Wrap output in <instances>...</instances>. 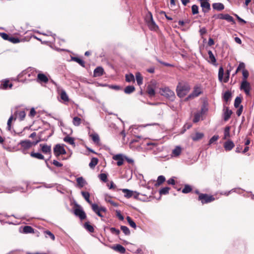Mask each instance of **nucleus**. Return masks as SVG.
<instances>
[{
	"label": "nucleus",
	"mask_w": 254,
	"mask_h": 254,
	"mask_svg": "<svg viewBox=\"0 0 254 254\" xmlns=\"http://www.w3.org/2000/svg\"><path fill=\"white\" fill-rule=\"evenodd\" d=\"M190 89V87L188 83L179 82L176 88L177 95L180 98L184 97Z\"/></svg>",
	"instance_id": "nucleus-1"
},
{
	"label": "nucleus",
	"mask_w": 254,
	"mask_h": 254,
	"mask_svg": "<svg viewBox=\"0 0 254 254\" xmlns=\"http://www.w3.org/2000/svg\"><path fill=\"white\" fill-rule=\"evenodd\" d=\"M200 35L201 36V39L198 41L199 45V51L201 55H203L206 51V39L204 38L205 34H206V29L205 27H203L199 30Z\"/></svg>",
	"instance_id": "nucleus-2"
},
{
	"label": "nucleus",
	"mask_w": 254,
	"mask_h": 254,
	"mask_svg": "<svg viewBox=\"0 0 254 254\" xmlns=\"http://www.w3.org/2000/svg\"><path fill=\"white\" fill-rule=\"evenodd\" d=\"M160 93L161 95L171 101H173L175 98L174 92L168 87L160 88Z\"/></svg>",
	"instance_id": "nucleus-3"
},
{
	"label": "nucleus",
	"mask_w": 254,
	"mask_h": 254,
	"mask_svg": "<svg viewBox=\"0 0 254 254\" xmlns=\"http://www.w3.org/2000/svg\"><path fill=\"white\" fill-rule=\"evenodd\" d=\"M230 71L227 70L226 72L225 73V77L223 78L224 76V69L221 66L219 69L218 71V79L220 81H223L224 83H227L229 79Z\"/></svg>",
	"instance_id": "nucleus-4"
},
{
	"label": "nucleus",
	"mask_w": 254,
	"mask_h": 254,
	"mask_svg": "<svg viewBox=\"0 0 254 254\" xmlns=\"http://www.w3.org/2000/svg\"><path fill=\"white\" fill-rule=\"evenodd\" d=\"M54 155L56 157H59L61 155L66 154V151L64 148V144H57L53 149Z\"/></svg>",
	"instance_id": "nucleus-5"
},
{
	"label": "nucleus",
	"mask_w": 254,
	"mask_h": 254,
	"mask_svg": "<svg viewBox=\"0 0 254 254\" xmlns=\"http://www.w3.org/2000/svg\"><path fill=\"white\" fill-rule=\"evenodd\" d=\"M55 85L57 90L59 93H60V97L64 102H67L69 100L68 97L65 92V91L62 88V87L56 82L53 83Z\"/></svg>",
	"instance_id": "nucleus-6"
},
{
	"label": "nucleus",
	"mask_w": 254,
	"mask_h": 254,
	"mask_svg": "<svg viewBox=\"0 0 254 254\" xmlns=\"http://www.w3.org/2000/svg\"><path fill=\"white\" fill-rule=\"evenodd\" d=\"M19 145H21L22 152L24 154H26L27 150L32 147L31 141L29 140H22Z\"/></svg>",
	"instance_id": "nucleus-7"
},
{
	"label": "nucleus",
	"mask_w": 254,
	"mask_h": 254,
	"mask_svg": "<svg viewBox=\"0 0 254 254\" xmlns=\"http://www.w3.org/2000/svg\"><path fill=\"white\" fill-rule=\"evenodd\" d=\"M202 93V90L200 86H195L191 94H190L186 99V101H188L189 99H193L195 97L198 96Z\"/></svg>",
	"instance_id": "nucleus-8"
},
{
	"label": "nucleus",
	"mask_w": 254,
	"mask_h": 254,
	"mask_svg": "<svg viewBox=\"0 0 254 254\" xmlns=\"http://www.w3.org/2000/svg\"><path fill=\"white\" fill-rule=\"evenodd\" d=\"M241 90L244 91L247 95H249L251 90V86L247 80H243L240 86Z\"/></svg>",
	"instance_id": "nucleus-9"
},
{
	"label": "nucleus",
	"mask_w": 254,
	"mask_h": 254,
	"mask_svg": "<svg viewBox=\"0 0 254 254\" xmlns=\"http://www.w3.org/2000/svg\"><path fill=\"white\" fill-rule=\"evenodd\" d=\"M24 189L20 186L12 187L11 188H5L4 189V192L6 193H12L16 191H19L21 192L24 191Z\"/></svg>",
	"instance_id": "nucleus-10"
},
{
	"label": "nucleus",
	"mask_w": 254,
	"mask_h": 254,
	"mask_svg": "<svg viewBox=\"0 0 254 254\" xmlns=\"http://www.w3.org/2000/svg\"><path fill=\"white\" fill-rule=\"evenodd\" d=\"M113 159L114 160L117 161V164L118 166H122L124 163V160L125 159V156L122 154H118L114 155L113 157Z\"/></svg>",
	"instance_id": "nucleus-11"
},
{
	"label": "nucleus",
	"mask_w": 254,
	"mask_h": 254,
	"mask_svg": "<svg viewBox=\"0 0 254 254\" xmlns=\"http://www.w3.org/2000/svg\"><path fill=\"white\" fill-rule=\"evenodd\" d=\"M223 147L226 151H229L235 147V144L231 140L228 139L224 143Z\"/></svg>",
	"instance_id": "nucleus-12"
},
{
	"label": "nucleus",
	"mask_w": 254,
	"mask_h": 254,
	"mask_svg": "<svg viewBox=\"0 0 254 254\" xmlns=\"http://www.w3.org/2000/svg\"><path fill=\"white\" fill-rule=\"evenodd\" d=\"M74 214L79 217L81 220L84 219L86 216L84 211L80 208H76L74 210Z\"/></svg>",
	"instance_id": "nucleus-13"
},
{
	"label": "nucleus",
	"mask_w": 254,
	"mask_h": 254,
	"mask_svg": "<svg viewBox=\"0 0 254 254\" xmlns=\"http://www.w3.org/2000/svg\"><path fill=\"white\" fill-rule=\"evenodd\" d=\"M40 146L41 147V150L44 154H51V146L48 145L46 144H40Z\"/></svg>",
	"instance_id": "nucleus-14"
},
{
	"label": "nucleus",
	"mask_w": 254,
	"mask_h": 254,
	"mask_svg": "<svg viewBox=\"0 0 254 254\" xmlns=\"http://www.w3.org/2000/svg\"><path fill=\"white\" fill-rule=\"evenodd\" d=\"M194 192L198 195V200L201 201L202 204L206 203V193H201L198 190H195Z\"/></svg>",
	"instance_id": "nucleus-15"
},
{
	"label": "nucleus",
	"mask_w": 254,
	"mask_h": 254,
	"mask_svg": "<svg viewBox=\"0 0 254 254\" xmlns=\"http://www.w3.org/2000/svg\"><path fill=\"white\" fill-rule=\"evenodd\" d=\"M37 81L38 82H43L46 83L48 81V78L44 73H39L37 75Z\"/></svg>",
	"instance_id": "nucleus-16"
},
{
	"label": "nucleus",
	"mask_w": 254,
	"mask_h": 254,
	"mask_svg": "<svg viewBox=\"0 0 254 254\" xmlns=\"http://www.w3.org/2000/svg\"><path fill=\"white\" fill-rule=\"evenodd\" d=\"M203 113H204V108H202L201 109V111L200 112H198L195 113L194 115V118L193 119V122L197 123L198 121H199L202 117V115Z\"/></svg>",
	"instance_id": "nucleus-17"
},
{
	"label": "nucleus",
	"mask_w": 254,
	"mask_h": 254,
	"mask_svg": "<svg viewBox=\"0 0 254 254\" xmlns=\"http://www.w3.org/2000/svg\"><path fill=\"white\" fill-rule=\"evenodd\" d=\"M204 136V134L201 132H196L195 134L191 135V138L194 141H197L201 139Z\"/></svg>",
	"instance_id": "nucleus-18"
},
{
	"label": "nucleus",
	"mask_w": 254,
	"mask_h": 254,
	"mask_svg": "<svg viewBox=\"0 0 254 254\" xmlns=\"http://www.w3.org/2000/svg\"><path fill=\"white\" fill-rule=\"evenodd\" d=\"M208 54L209 55V61L208 62L210 64H212L214 65H217V64L216 63V60L214 55L213 54L212 51H208Z\"/></svg>",
	"instance_id": "nucleus-19"
},
{
	"label": "nucleus",
	"mask_w": 254,
	"mask_h": 254,
	"mask_svg": "<svg viewBox=\"0 0 254 254\" xmlns=\"http://www.w3.org/2000/svg\"><path fill=\"white\" fill-rule=\"evenodd\" d=\"M181 152V147L179 146H177L174 149H173L171 156L174 157H178L180 155Z\"/></svg>",
	"instance_id": "nucleus-20"
},
{
	"label": "nucleus",
	"mask_w": 254,
	"mask_h": 254,
	"mask_svg": "<svg viewBox=\"0 0 254 254\" xmlns=\"http://www.w3.org/2000/svg\"><path fill=\"white\" fill-rule=\"evenodd\" d=\"M104 69L101 66L97 67L94 70V76L95 77L100 76L103 74Z\"/></svg>",
	"instance_id": "nucleus-21"
},
{
	"label": "nucleus",
	"mask_w": 254,
	"mask_h": 254,
	"mask_svg": "<svg viewBox=\"0 0 254 254\" xmlns=\"http://www.w3.org/2000/svg\"><path fill=\"white\" fill-rule=\"evenodd\" d=\"M232 114V111L229 110L228 107H226L224 113V120L225 121H228L231 117Z\"/></svg>",
	"instance_id": "nucleus-22"
},
{
	"label": "nucleus",
	"mask_w": 254,
	"mask_h": 254,
	"mask_svg": "<svg viewBox=\"0 0 254 254\" xmlns=\"http://www.w3.org/2000/svg\"><path fill=\"white\" fill-rule=\"evenodd\" d=\"M15 116H17L19 120L22 121L24 120L26 116V113L24 111H16L14 113Z\"/></svg>",
	"instance_id": "nucleus-23"
},
{
	"label": "nucleus",
	"mask_w": 254,
	"mask_h": 254,
	"mask_svg": "<svg viewBox=\"0 0 254 254\" xmlns=\"http://www.w3.org/2000/svg\"><path fill=\"white\" fill-rule=\"evenodd\" d=\"M212 7L214 9L217 11H221L224 9V5L223 3L218 2L212 4Z\"/></svg>",
	"instance_id": "nucleus-24"
},
{
	"label": "nucleus",
	"mask_w": 254,
	"mask_h": 254,
	"mask_svg": "<svg viewBox=\"0 0 254 254\" xmlns=\"http://www.w3.org/2000/svg\"><path fill=\"white\" fill-rule=\"evenodd\" d=\"M122 190L124 193V196L126 198H130L133 195V191L130 190L124 189Z\"/></svg>",
	"instance_id": "nucleus-25"
},
{
	"label": "nucleus",
	"mask_w": 254,
	"mask_h": 254,
	"mask_svg": "<svg viewBox=\"0 0 254 254\" xmlns=\"http://www.w3.org/2000/svg\"><path fill=\"white\" fill-rule=\"evenodd\" d=\"M71 61L76 62L77 63H78L79 65H80L83 67H85V64L84 61L78 57H71Z\"/></svg>",
	"instance_id": "nucleus-26"
},
{
	"label": "nucleus",
	"mask_w": 254,
	"mask_h": 254,
	"mask_svg": "<svg viewBox=\"0 0 254 254\" xmlns=\"http://www.w3.org/2000/svg\"><path fill=\"white\" fill-rule=\"evenodd\" d=\"M230 126H226L225 127L223 139L226 140L230 137Z\"/></svg>",
	"instance_id": "nucleus-27"
},
{
	"label": "nucleus",
	"mask_w": 254,
	"mask_h": 254,
	"mask_svg": "<svg viewBox=\"0 0 254 254\" xmlns=\"http://www.w3.org/2000/svg\"><path fill=\"white\" fill-rule=\"evenodd\" d=\"M113 249L121 254H124L126 252V249L120 244L117 245L116 246L113 247Z\"/></svg>",
	"instance_id": "nucleus-28"
},
{
	"label": "nucleus",
	"mask_w": 254,
	"mask_h": 254,
	"mask_svg": "<svg viewBox=\"0 0 254 254\" xmlns=\"http://www.w3.org/2000/svg\"><path fill=\"white\" fill-rule=\"evenodd\" d=\"M22 232L24 234L33 233L34 229L30 226H25L23 228Z\"/></svg>",
	"instance_id": "nucleus-29"
},
{
	"label": "nucleus",
	"mask_w": 254,
	"mask_h": 254,
	"mask_svg": "<svg viewBox=\"0 0 254 254\" xmlns=\"http://www.w3.org/2000/svg\"><path fill=\"white\" fill-rule=\"evenodd\" d=\"M150 22L148 23V25L149 27V28L151 30H155L157 28V25L155 24V22L153 21L152 15L151 13H150Z\"/></svg>",
	"instance_id": "nucleus-30"
},
{
	"label": "nucleus",
	"mask_w": 254,
	"mask_h": 254,
	"mask_svg": "<svg viewBox=\"0 0 254 254\" xmlns=\"http://www.w3.org/2000/svg\"><path fill=\"white\" fill-rule=\"evenodd\" d=\"M231 97L232 93L230 91H226L223 95V99L226 102H227L229 101H230L231 100Z\"/></svg>",
	"instance_id": "nucleus-31"
},
{
	"label": "nucleus",
	"mask_w": 254,
	"mask_h": 254,
	"mask_svg": "<svg viewBox=\"0 0 254 254\" xmlns=\"http://www.w3.org/2000/svg\"><path fill=\"white\" fill-rule=\"evenodd\" d=\"M76 182L80 188H82L87 184L86 182L82 177L77 178L76 179Z\"/></svg>",
	"instance_id": "nucleus-32"
},
{
	"label": "nucleus",
	"mask_w": 254,
	"mask_h": 254,
	"mask_svg": "<svg viewBox=\"0 0 254 254\" xmlns=\"http://www.w3.org/2000/svg\"><path fill=\"white\" fill-rule=\"evenodd\" d=\"M64 141L65 142L68 143L70 145H73L75 146L74 140L73 137H71L68 135L66 136L64 138Z\"/></svg>",
	"instance_id": "nucleus-33"
},
{
	"label": "nucleus",
	"mask_w": 254,
	"mask_h": 254,
	"mask_svg": "<svg viewBox=\"0 0 254 254\" xmlns=\"http://www.w3.org/2000/svg\"><path fill=\"white\" fill-rule=\"evenodd\" d=\"M135 90V88L133 85H128L124 89V92L125 93L129 94L132 93Z\"/></svg>",
	"instance_id": "nucleus-34"
},
{
	"label": "nucleus",
	"mask_w": 254,
	"mask_h": 254,
	"mask_svg": "<svg viewBox=\"0 0 254 254\" xmlns=\"http://www.w3.org/2000/svg\"><path fill=\"white\" fill-rule=\"evenodd\" d=\"M16 117L13 118V116L11 115L9 118L7 123V129L10 131L11 129V122L13 120H16Z\"/></svg>",
	"instance_id": "nucleus-35"
},
{
	"label": "nucleus",
	"mask_w": 254,
	"mask_h": 254,
	"mask_svg": "<svg viewBox=\"0 0 254 254\" xmlns=\"http://www.w3.org/2000/svg\"><path fill=\"white\" fill-rule=\"evenodd\" d=\"M135 78L138 85H140L142 84L143 78L140 72H138L136 73Z\"/></svg>",
	"instance_id": "nucleus-36"
},
{
	"label": "nucleus",
	"mask_w": 254,
	"mask_h": 254,
	"mask_svg": "<svg viewBox=\"0 0 254 254\" xmlns=\"http://www.w3.org/2000/svg\"><path fill=\"white\" fill-rule=\"evenodd\" d=\"M93 141L96 144H99L100 142V138L97 133L92 134L90 135Z\"/></svg>",
	"instance_id": "nucleus-37"
},
{
	"label": "nucleus",
	"mask_w": 254,
	"mask_h": 254,
	"mask_svg": "<svg viewBox=\"0 0 254 254\" xmlns=\"http://www.w3.org/2000/svg\"><path fill=\"white\" fill-rule=\"evenodd\" d=\"M98 162V158H95V157H93L91 159V161H90V162L89 164V166L91 168H94L95 166L97 164Z\"/></svg>",
	"instance_id": "nucleus-38"
},
{
	"label": "nucleus",
	"mask_w": 254,
	"mask_h": 254,
	"mask_svg": "<svg viewBox=\"0 0 254 254\" xmlns=\"http://www.w3.org/2000/svg\"><path fill=\"white\" fill-rule=\"evenodd\" d=\"M81 194L82 196L84 198L86 201L89 203L91 204V202L90 200V193L87 191H81Z\"/></svg>",
	"instance_id": "nucleus-39"
},
{
	"label": "nucleus",
	"mask_w": 254,
	"mask_h": 254,
	"mask_svg": "<svg viewBox=\"0 0 254 254\" xmlns=\"http://www.w3.org/2000/svg\"><path fill=\"white\" fill-rule=\"evenodd\" d=\"M31 156L33 157H35L38 159H41V160L44 159V156L40 153L31 152Z\"/></svg>",
	"instance_id": "nucleus-40"
},
{
	"label": "nucleus",
	"mask_w": 254,
	"mask_h": 254,
	"mask_svg": "<svg viewBox=\"0 0 254 254\" xmlns=\"http://www.w3.org/2000/svg\"><path fill=\"white\" fill-rule=\"evenodd\" d=\"M44 233L45 234L46 238L50 237L53 241L55 240V237L54 235L50 231L46 230L44 231Z\"/></svg>",
	"instance_id": "nucleus-41"
},
{
	"label": "nucleus",
	"mask_w": 254,
	"mask_h": 254,
	"mask_svg": "<svg viewBox=\"0 0 254 254\" xmlns=\"http://www.w3.org/2000/svg\"><path fill=\"white\" fill-rule=\"evenodd\" d=\"M165 181V177L163 175L158 177L156 186H159Z\"/></svg>",
	"instance_id": "nucleus-42"
},
{
	"label": "nucleus",
	"mask_w": 254,
	"mask_h": 254,
	"mask_svg": "<svg viewBox=\"0 0 254 254\" xmlns=\"http://www.w3.org/2000/svg\"><path fill=\"white\" fill-rule=\"evenodd\" d=\"M84 228L88 230L89 232H94V228L91 225L89 222H85L84 224Z\"/></svg>",
	"instance_id": "nucleus-43"
},
{
	"label": "nucleus",
	"mask_w": 254,
	"mask_h": 254,
	"mask_svg": "<svg viewBox=\"0 0 254 254\" xmlns=\"http://www.w3.org/2000/svg\"><path fill=\"white\" fill-rule=\"evenodd\" d=\"M127 220L130 227L134 229L136 228V225L135 223L132 220V219L129 216H127Z\"/></svg>",
	"instance_id": "nucleus-44"
},
{
	"label": "nucleus",
	"mask_w": 254,
	"mask_h": 254,
	"mask_svg": "<svg viewBox=\"0 0 254 254\" xmlns=\"http://www.w3.org/2000/svg\"><path fill=\"white\" fill-rule=\"evenodd\" d=\"M170 190V188L169 187H164L163 188H162L160 190H159V193L160 194L162 195V194H164V195H165V194H167L169 193V190Z\"/></svg>",
	"instance_id": "nucleus-45"
},
{
	"label": "nucleus",
	"mask_w": 254,
	"mask_h": 254,
	"mask_svg": "<svg viewBox=\"0 0 254 254\" xmlns=\"http://www.w3.org/2000/svg\"><path fill=\"white\" fill-rule=\"evenodd\" d=\"M126 80L128 82H130L131 81L134 82L135 80H134V75L131 73H130L129 74H126Z\"/></svg>",
	"instance_id": "nucleus-46"
},
{
	"label": "nucleus",
	"mask_w": 254,
	"mask_h": 254,
	"mask_svg": "<svg viewBox=\"0 0 254 254\" xmlns=\"http://www.w3.org/2000/svg\"><path fill=\"white\" fill-rule=\"evenodd\" d=\"M72 123L75 126H78L81 123V119L78 117H74L73 118Z\"/></svg>",
	"instance_id": "nucleus-47"
},
{
	"label": "nucleus",
	"mask_w": 254,
	"mask_h": 254,
	"mask_svg": "<svg viewBox=\"0 0 254 254\" xmlns=\"http://www.w3.org/2000/svg\"><path fill=\"white\" fill-rule=\"evenodd\" d=\"M224 19L227 20L228 22H232V24L235 23V22L234 21L233 17L228 14H225Z\"/></svg>",
	"instance_id": "nucleus-48"
},
{
	"label": "nucleus",
	"mask_w": 254,
	"mask_h": 254,
	"mask_svg": "<svg viewBox=\"0 0 254 254\" xmlns=\"http://www.w3.org/2000/svg\"><path fill=\"white\" fill-rule=\"evenodd\" d=\"M192 190V188L189 185H186L184 188L182 190V192L184 193H188L190 192Z\"/></svg>",
	"instance_id": "nucleus-49"
},
{
	"label": "nucleus",
	"mask_w": 254,
	"mask_h": 254,
	"mask_svg": "<svg viewBox=\"0 0 254 254\" xmlns=\"http://www.w3.org/2000/svg\"><path fill=\"white\" fill-rule=\"evenodd\" d=\"M147 93L150 96H154L155 94V91L154 89L151 86L147 87Z\"/></svg>",
	"instance_id": "nucleus-50"
},
{
	"label": "nucleus",
	"mask_w": 254,
	"mask_h": 254,
	"mask_svg": "<svg viewBox=\"0 0 254 254\" xmlns=\"http://www.w3.org/2000/svg\"><path fill=\"white\" fill-rule=\"evenodd\" d=\"M121 229L126 235H129L130 233V230L126 226H121Z\"/></svg>",
	"instance_id": "nucleus-51"
},
{
	"label": "nucleus",
	"mask_w": 254,
	"mask_h": 254,
	"mask_svg": "<svg viewBox=\"0 0 254 254\" xmlns=\"http://www.w3.org/2000/svg\"><path fill=\"white\" fill-rule=\"evenodd\" d=\"M8 41L14 44L18 43L20 42V40L19 38L12 36L9 37Z\"/></svg>",
	"instance_id": "nucleus-52"
},
{
	"label": "nucleus",
	"mask_w": 254,
	"mask_h": 254,
	"mask_svg": "<svg viewBox=\"0 0 254 254\" xmlns=\"http://www.w3.org/2000/svg\"><path fill=\"white\" fill-rule=\"evenodd\" d=\"M242 102V99L239 97H237L235 100L234 102V107L236 108L240 107V105L241 103Z\"/></svg>",
	"instance_id": "nucleus-53"
},
{
	"label": "nucleus",
	"mask_w": 254,
	"mask_h": 254,
	"mask_svg": "<svg viewBox=\"0 0 254 254\" xmlns=\"http://www.w3.org/2000/svg\"><path fill=\"white\" fill-rule=\"evenodd\" d=\"M219 137L218 135H214L213 137H212L209 141V144L210 145L211 144L215 143L216 141L219 139Z\"/></svg>",
	"instance_id": "nucleus-54"
},
{
	"label": "nucleus",
	"mask_w": 254,
	"mask_h": 254,
	"mask_svg": "<svg viewBox=\"0 0 254 254\" xmlns=\"http://www.w3.org/2000/svg\"><path fill=\"white\" fill-rule=\"evenodd\" d=\"M241 69H245V64L244 63H240V64H239L236 70V72L235 73V74H237L239 71H240Z\"/></svg>",
	"instance_id": "nucleus-55"
},
{
	"label": "nucleus",
	"mask_w": 254,
	"mask_h": 254,
	"mask_svg": "<svg viewBox=\"0 0 254 254\" xmlns=\"http://www.w3.org/2000/svg\"><path fill=\"white\" fill-rule=\"evenodd\" d=\"M111 232L113 234H115L116 236H118L120 233V231L119 229H116L115 227H111L110 228Z\"/></svg>",
	"instance_id": "nucleus-56"
},
{
	"label": "nucleus",
	"mask_w": 254,
	"mask_h": 254,
	"mask_svg": "<svg viewBox=\"0 0 254 254\" xmlns=\"http://www.w3.org/2000/svg\"><path fill=\"white\" fill-rule=\"evenodd\" d=\"M242 73L243 76V80H247L249 75V71L246 69H244L243 70Z\"/></svg>",
	"instance_id": "nucleus-57"
},
{
	"label": "nucleus",
	"mask_w": 254,
	"mask_h": 254,
	"mask_svg": "<svg viewBox=\"0 0 254 254\" xmlns=\"http://www.w3.org/2000/svg\"><path fill=\"white\" fill-rule=\"evenodd\" d=\"M99 178L104 182H106L107 181V175L105 173H102L100 174Z\"/></svg>",
	"instance_id": "nucleus-58"
},
{
	"label": "nucleus",
	"mask_w": 254,
	"mask_h": 254,
	"mask_svg": "<svg viewBox=\"0 0 254 254\" xmlns=\"http://www.w3.org/2000/svg\"><path fill=\"white\" fill-rule=\"evenodd\" d=\"M12 87V84L11 83H9L8 81H5L3 83V89H7L8 87L9 88H11Z\"/></svg>",
	"instance_id": "nucleus-59"
},
{
	"label": "nucleus",
	"mask_w": 254,
	"mask_h": 254,
	"mask_svg": "<svg viewBox=\"0 0 254 254\" xmlns=\"http://www.w3.org/2000/svg\"><path fill=\"white\" fill-rule=\"evenodd\" d=\"M198 6L196 5H195V4L193 5L191 7V10H192V14H197L198 12Z\"/></svg>",
	"instance_id": "nucleus-60"
},
{
	"label": "nucleus",
	"mask_w": 254,
	"mask_h": 254,
	"mask_svg": "<svg viewBox=\"0 0 254 254\" xmlns=\"http://www.w3.org/2000/svg\"><path fill=\"white\" fill-rule=\"evenodd\" d=\"M92 209L95 213L100 210V207L98 206V204L96 203L92 204Z\"/></svg>",
	"instance_id": "nucleus-61"
},
{
	"label": "nucleus",
	"mask_w": 254,
	"mask_h": 254,
	"mask_svg": "<svg viewBox=\"0 0 254 254\" xmlns=\"http://www.w3.org/2000/svg\"><path fill=\"white\" fill-rule=\"evenodd\" d=\"M0 35L2 38L3 39L5 40H8L10 36L8 34L5 33L0 32Z\"/></svg>",
	"instance_id": "nucleus-62"
},
{
	"label": "nucleus",
	"mask_w": 254,
	"mask_h": 254,
	"mask_svg": "<svg viewBox=\"0 0 254 254\" xmlns=\"http://www.w3.org/2000/svg\"><path fill=\"white\" fill-rule=\"evenodd\" d=\"M116 215L118 217V218L123 221L124 219V217L123 215L121 214V211L120 210H116Z\"/></svg>",
	"instance_id": "nucleus-63"
},
{
	"label": "nucleus",
	"mask_w": 254,
	"mask_h": 254,
	"mask_svg": "<svg viewBox=\"0 0 254 254\" xmlns=\"http://www.w3.org/2000/svg\"><path fill=\"white\" fill-rule=\"evenodd\" d=\"M52 163L53 165H54L55 166L57 167H61L63 166V164L62 163L59 162V161L56 160H54Z\"/></svg>",
	"instance_id": "nucleus-64"
}]
</instances>
